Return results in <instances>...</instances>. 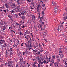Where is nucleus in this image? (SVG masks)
Wrapping results in <instances>:
<instances>
[{"mask_svg":"<svg viewBox=\"0 0 67 67\" xmlns=\"http://www.w3.org/2000/svg\"><path fill=\"white\" fill-rule=\"evenodd\" d=\"M37 60H38V61L41 60V59H40V58H39V57L38 56L37 57Z\"/></svg>","mask_w":67,"mask_h":67,"instance_id":"obj_11","label":"nucleus"},{"mask_svg":"<svg viewBox=\"0 0 67 67\" xmlns=\"http://www.w3.org/2000/svg\"><path fill=\"white\" fill-rule=\"evenodd\" d=\"M43 7H45V4H44L43 5Z\"/></svg>","mask_w":67,"mask_h":67,"instance_id":"obj_63","label":"nucleus"},{"mask_svg":"<svg viewBox=\"0 0 67 67\" xmlns=\"http://www.w3.org/2000/svg\"><path fill=\"white\" fill-rule=\"evenodd\" d=\"M41 7V5H38V6L37 7V9H38L39 8H40Z\"/></svg>","mask_w":67,"mask_h":67,"instance_id":"obj_28","label":"nucleus"},{"mask_svg":"<svg viewBox=\"0 0 67 67\" xmlns=\"http://www.w3.org/2000/svg\"><path fill=\"white\" fill-rule=\"evenodd\" d=\"M1 8H2V7H0V11H2V9H1Z\"/></svg>","mask_w":67,"mask_h":67,"instance_id":"obj_44","label":"nucleus"},{"mask_svg":"<svg viewBox=\"0 0 67 67\" xmlns=\"http://www.w3.org/2000/svg\"><path fill=\"white\" fill-rule=\"evenodd\" d=\"M59 29L60 30V29H62L63 28V27L62 26H60V27H59Z\"/></svg>","mask_w":67,"mask_h":67,"instance_id":"obj_26","label":"nucleus"},{"mask_svg":"<svg viewBox=\"0 0 67 67\" xmlns=\"http://www.w3.org/2000/svg\"><path fill=\"white\" fill-rule=\"evenodd\" d=\"M9 42H12V40H11L10 39V38H9Z\"/></svg>","mask_w":67,"mask_h":67,"instance_id":"obj_24","label":"nucleus"},{"mask_svg":"<svg viewBox=\"0 0 67 67\" xmlns=\"http://www.w3.org/2000/svg\"><path fill=\"white\" fill-rule=\"evenodd\" d=\"M25 44L26 45V46L27 47V48H30V47H31V46H30V45L27 44L26 43H25Z\"/></svg>","mask_w":67,"mask_h":67,"instance_id":"obj_5","label":"nucleus"},{"mask_svg":"<svg viewBox=\"0 0 67 67\" xmlns=\"http://www.w3.org/2000/svg\"><path fill=\"white\" fill-rule=\"evenodd\" d=\"M38 62L39 64H41V65H42L43 64V62H42V61H41V60H40V61H38Z\"/></svg>","mask_w":67,"mask_h":67,"instance_id":"obj_8","label":"nucleus"},{"mask_svg":"<svg viewBox=\"0 0 67 67\" xmlns=\"http://www.w3.org/2000/svg\"><path fill=\"white\" fill-rule=\"evenodd\" d=\"M24 45V43H22L21 44V46H23V45Z\"/></svg>","mask_w":67,"mask_h":67,"instance_id":"obj_42","label":"nucleus"},{"mask_svg":"<svg viewBox=\"0 0 67 67\" xmlns=\"http://www.w3.org/2000/svg\"><path fill=\"white\" fill-rule=\"evenodd\" d=\"M64 20H66V19H67V16H64Z\"/></svg>","mask_w":67,"mask_h":67,"instance_id":"obj_18","label":"nucleus"},{"mask_svg":"<svg viewBox=\"0 0 67 67\" xmlns=\"http://www.w3.org/2000/svg\"><path fill=\"white\" fill-rule=\"evenodd\" d=\"M24 34V36H25V35H26V34H27V33H26V32H25V33Z\"/></svg>","mask_w":67,"mask_h":67,"instance_id":"obj_27","label":"nucleus"},{"mask_svg":"<svg viewBox=\"0 0 67 67\" xmlns=\"http://www.w3.org/2000/svg\"><path fill=\"white\" fill-rule=\"evenodd\" d=\"M7 46V44H5V42L4 43V44L3 45V47H5Z\"/></svg>","mask_w":67,"mask_h":67,"instance_id":"obj_19","label":"nucleus"},{"mask_svg":"<svg viewBox=\"0 0 67 67\" xmlns=\"http://www.w3.org/2000/svg\"><path fill=\"white\" fill-rule=\"evenodd\" d=\"M18 14L19 15V16H21V14L20 13H18Z\"/></svg>","mask_w":67,"mask_h":67,"instance_id":"obj_45","label":"nucleus"},{"mask_svg":"<svg viewBox=\"0 0 67 67\" xmlns=\"http://www.w3.org/2000/svg\"><path fill=\"white\" fill-rule=\"evenodd\" d=\"M26 33H27V34H29V33L30 32H29V31H28V30H27L26 31Z\"/></svg>","mask_w":67,"mask_h":67,"instance_id":"obj_31","label":"nucleus"},{"mask_svg":"<svg viewBox=\"0 0 67 67\" xmlns=\"http://www.w3.org/2000/svg\"><path fill=\"white\" fill-rule=\"evenodd\" d=\"M32 40V39L31 38H30V43H31V40Z\"/></svg>","mask_w":67,"mask_h":67,"instance_id":"obj_47","label":"nucleus"},{"mask_svg":"<svg viewBox=\"0 0 67 67\" xmlns=\"http://www.w3.org/2000/svg\"><path fill=\"white\" fill-rule=\"evenodd\" d=\"M32 18L33 19H35V16H34V15H33L32 16Z\"/></svg>","mask_w":67,"mask_h":67,"instance_id":"obj_43","label":"nucleus"},{"mask_svg":"<svg viewBox=\"0 0 67 67\" xmlns=\"http://www.w3.org/2000/svg\"><path fill=\"white\" fill-rule=\"evenodd\" d=\"M2 8L3 9H4V5H3L2 6Z\"/></svg>","mask_w":67,"mask_h":67,"instance_id":"obj_51","label":"nucleus"},{"mask_svg":"<svg viewBox=\"0 0 67 67\" xmlns=\"http://www.w3.org/2000/svg\"><path fill=\"white\" fill-rule=\"evenodd\" d=\"M44 58H45L47 60V61L48 62V58L47 57V55H46L44 57Z\"/></svg>","mask_w":67,"mask_h":67,"instance_id":"obj_9","label":"nucleus"},{"mask_svg":"<svg viewBox=\"0 0 67 67\" xmlns=\"http://www.w3.org/2000/svg\"><path fill=\"white\" fill-rule=\"evenodd\" d=\"M8 16L9 18H11V16H10V15H8Z\"/></svg>","mask_w":67,"mask_h":67,"instance_id":"obj_32","label":"nucleus"},{"mask_svg":"<svg viewBox=\"0 0 67 67\" xmlns=\"http://www.w3.org/2000/svg\"><path fill=\"white\" fill-rule=\"evenodd\" d=\"M3 31H4L5 30V27H3Z\"/></svg>","mask_w":67,"mask_h":67,"instance_id":"obj_37","label":"nucleus"},{"mask_svg":"<svg viewBox=\"0 0 67 67\" xmlns=\"http://www.w3.org/2000/svg\"><path fill=\"white\" fill-rule=\"evenodd\" d=\"M33 66L34 67H36V65H35V64H33Z\"/></svg>","mask_w":67,"mask_h":67,"instance_id":"obj_46","label":"nucleus"},{"mask_svg":"<svg viewBox=\"0 0 67 67\" xmlns=\"http://www.w3.org/2000/svg\"><path fill=\"white\" fill-rule=\"evenodd\" d=\"M59 29V27H58L57 29L58 31H59V30H60V29Z\"/></svg>","mask_w":67,"mask_h":67,"instance_id":"obj_59","label":"nucleus"},{"mask_svg":"<svg viewBox=\"0 0 67 67\" xmlns=\"http://www.w3.org/2000/svg\"><path fill=\"white\" fill-rule=\"evenodd\" d=\"M39 26H40L41 28H42V26H41V24H39Z\"/></svg>","mask_w":67,"mask_h":67,"instance_id":"obj_50","label":"nucleus"},{"mask_svg":"<svg viewBox=\"0 0 67 67\" xmlns=\"http://www.w3.org/2000/svg\"><path fill=\"white\" fill-rule=\"evenodd\" d=\"M27 2H31V0H27Z\"/></svg>","mask_w":67,"mask_h":67,"instance_id":"obj_40","label":"nucleus"},{"mask_svg":"<svg viewBox=\"0 0 67 67\" xmlns=\"http://www.w3.org/2000/svg\"><path fill=\"white\" fill-rule=\"evenodd\" d=\"M21 14L22 15H24V13H23V12H22L21 13Z\"/></svg>","mask_w":67,"mask_h":67,"instance_id":"obj_41","label":"nucleus"},{"mask_svg":"<svg viewBox=\"0 0 67 67\" xmlns=\"http://www.w3.org/2000/svg\"><path fill=\"white\" fill-rule=\"evenodd\" d=\"M29 50H30V49H32V48L31 47H29Z\"/></svg>","mask_w":67,"mask_h":67,"instance_id":"obj_49","label":"nucleus"},{"mask_svg":"<svg viewBox=\"0 0 67 67\" xmlns=\"http://www.w3.org/2000/svg\"><path fill=\"white\" fill-rule=\"evenodd\" d=\"M6 7L7 8V9H8L9 8V6H8V5L6 4Z\"/></svg>","mask_w":67,"mask_h":67,"instance_id":"obj_36","label":"nucleus"},{"mask_svg":"<svg viewBox=\"0 0 67 67\" xmlns=\"http://www.w3.org/2000/svg\"><path fill=\"white\" fill-rule=\"evenodd\" d=\"M15 12V9L10 11V12H11L12 13H14Z\"/></svg>","mask_w":67,"mask_h":67,"instance_id":"obj_6","label":"nucleus"},{"mask_svg":"<svg viewBox=\"0 0 67 67\" xmlns=\"http://www.w3.org/2000/svg\"><path fill=\"white\" fill-rule=\"evenodd\" d=\"M19 1H20V0H17V1L16 2L18 4H19Z\"/></svg>","mask_w":67,"mask_h":67,"instance_id":"obj_29","label":"nucleus"},{"mask_svg":"<svg viewBox=\"0 0 67 67\" xmlns=\"http://www.w3.org/2000/svg\"><path fill=\"white\" fill-rule=\"evenodd\" d=\"M30 36L29 35H27L25 37L26 39H27V40H28V39L30 38Z\"/></svg>","mask_w":67,"mask_h":67,"instance_id":"obj_4","label":"nucleus"},{"mask_svg":"<svg viewBox=\"0 0 67 67\" xmlns=\"http://www.w3.org/2000/svg\"><path fill=\"white\" fill-rule=\"evenodd\" d=\"M28 23H29V24H31V22H30V21H28Z\"/></svg>","mask_w":67,"mask_h":67,"instance_id":"obj_38","label":"nucleus"},{"mask_svg":"<svg viewBox=\"0 0 67 67\" xmlns=\"http://www.w3.org/2000/svg\"><path fill=\"white\" fill-rule=\"evenodd\" d=\"M12 32H14V33H15V31H14V30H12Z\"/></svg>","mask_w":67,"mask_h":67,"instance_id":"obj_56","label":"nucleus"},{"mask_svg":"<svg viewBox=\"0 0 67 67\" xmlns=\"http://www.w3.org/2000/svg\"><path fill=\"white\" fill-rule=\"evenodd\" d=\"M55 66H58V63H55Z\"/></svg>","mask_w":67,"mask_h":67,"instance_id":"obj_23","label":"nucleus"},{"mask_svg":"<svg viewBox=\"0 0 67 67\" xmlns=\"http://www.w3.org/2000/svg\"><path fill=\"white\" fill-rule=\"evenodd\" d=\"M47 61H45V60H44V61H43V63H44V64H47V63H48V62H49L48 61L47 62Z\"/></svg>","mask_w":67,"mask_h":67,"instance_id":"obj_7","label":"nucleus"},{"mask_svg":"<svg viewBox=\"0 0 67 67\" xmlns=\"http://www.w3.org/2000/svg\"><path fill=\"white\" fill-rule=\"evenodd\" d=\"M32 5H33L34 7V3H31Z\"/></svg>","mask_w":67,"mask_h":67,"instance_id":"obj_34","label":"nucleus"},{"mask_svg":"<svg viewBox=\"0 0 67 67\" xmlns=\"http://www.w3.org/2000/svg\"><path fill=\"white\" fill-rule=\"evenodd\" d=\"M59 52L60 54V53L62 54V53H63V51H59Z\"/></svg>","mask_w":67,"mask_h":67,"instance_id":"obj_30","label":"nucleus"},{"mask_svg":"<svg viewBox=\"0 0 67 67\" xmlns=\"http://www.w3.org/2000/svg\"><path fill=\"white\" fill-rule=\"evenodd\" d=\"M10 51H12V48H10Z\"/></svg>","mask_w":67,"mask_h":67,"instance_id":"obj_48","label":"nucleus"},{"mask_svg":"<svg viewBox=\"0 0 67 67\" xmlns=\"http://www.w3.org/2000/svg\"><path fill=\"white\" fill-rule=\"evenodd\" d=\"M42 13L43 14H44V12L42 11Z\"/></svg>","mask_w":67,"mask_h":67,"instance_id":"obj_52","label":"nucleus"},{"mask_svg":"<svg viewBox=\"0 0 67 67\" xmlns=\"http://www.w3.org/2000/svg\"><path fill=\"white\" fill-rule=\"evenodd\" d=\"M38 67H41V65H40V64H38Z\"/></svg>","mask_w":67,"mask_h":67,"instance_id":"obj_53","label":"nucleus"},{"mask_svg":"<svg viewBox=\"0 0 67 67\" xmlns=\"http://www.w3.org/2000/svg\"><path fill=\"white\" fill-rule=\"evenodd\" d=\"M0 42L1 45H2V44H3V43H5V42L4 41V40H0Z\"/></svg>","mask_w":67,"mask_h":67,"instance_id":"obj_3","label":"nucleus"},{"mask_svg":"<svg viewBox=\"0 0 67 67\" xmlns=\"http://www.w3.org/2000/svg\"><path fill=\"white\" fill-rule=\"evenodd\" d=\"M63 62L64 63H65V65H66L67 64V59L66 58H64L63 60Z\"/></svg>","mask_w":67,"mask_h":67,"instance_id":"obj_2","label":"nucleus"},{"mask_svg":"<svg viewBox=\"0 0 67 67\" xmlns=\"http://www.w3.org/2000/svg\"><path fill=\"white\" fill-rule=\"evenodd\" d=\"M51 57H48V62H50V61L51 60Z\"/></svg>","mask_w":67,"mask_h":67,"instance_id":"obj_10","label":"nucleus"},{"mask_svg":"<svg viewBox=\"0 0 67 67\" xmlns=\"http://www.w3.org/2000/svg\"><path fill=\"white\" fill-rule=\"evenodd\" d=\"M19 56L20 58H21V55H20V54H19Z\"/></svg>","mask_w":67,"mask_h":67,"instance_id":"obj_60","label":"nucleus"},{"mask_svg":"<svg viewBox=\"0 0 67 67\" xmlns=\"http://www.w3.org/2000/svg\"><path fill=\"white\" fill-rule=\"evenodd\" d=\"M52 57L53 58V59H55V56H54V55L52 56Z\"/></svg>","mask_w":67,"mask_h":67,"instance_id":"obj_35","label":"nucleus"},{"mask_svg":"<svg viewBox=\"0 0 67 67\" xmlns=\"http://www.w3.org/2000/svg\"><path fill=\"white\" fill-rule=\"evenodd\" d=\"M16 67H19V66H18V64H16Z\"/></svg>","mask_w":67,"mask_h":67,"instance_id":"obj_64","label":"nucleus"},{"mask_svg":"<svg viewBox=\"0 0 67 67\" xmlns=\"http://www.w3.org/2000/svg\"><path fill=\"white\" fill-rule=\"evenodd\" d=\"M33 52H34V53H37V50H33Z\"/></svg>","mask_w":67,"mask_h":67,"instance_id":"obj_22","label":"nucleus"},{"mask_svg":"<svg viewBox=\"0 0 67 67\" xmlns=\"http://www.w3.org/2000/svg\"><path fill=\"white\" fill-rule=\"evenodd\" d=\"M52 3L53 5H57V3L55 2H52Z\"/></svg>","mask_w":67,"mask_h":67,"instance_id":"obj_12","label":"nucleus"},{"mask_svg":"<svg viewBox=\"0 0 67 67\" xmlns=\"http://www.w3.org/2000/svg\"><path fill=\"white\" fill-rule=\"evenodd\" d=\"M16 7L17 8H15V11L16 12H19V9H20V5L19 4L16 5Z\"/></svg>","mask_w":67,"mask_h":67,"instance_id":"obj_1","label":"nucleus"},{"mask_svg":"<svg viewBox=\"0 0 67 67\" xmlns=\"http://www.w3.org/2000/svg\"><path fill=\"white\" fill-rule=\"evenodd\" d=\"M40 21L41 22H42V20L43 19V17H42L41 18L40 17Z\"/></svg>","mask_w":67,"mask_h":67,"instance_id":"obj_25","label":"nucleus"},{"mask_svg":"<svg viewBox=\"0 0 67 67\" xmlns=\"http://www.w3.org/2000/svg\"><path fill=\"white\" fill-rule=\"evenodd\" d=\"M37 12H38V13H39V11L38 10V9H37Z\"/></svg>","mask_w":67,"mask_h":67,"instance_id":"obj_62","label":"nucleus"},{"mask_svg":"<svg viewBox=\"0 0 67 67\" xmlns=\"http://www.w3.org/2000/svg\"><path fill=\"white\" fill-rule=\"evenodd\" d=\"M3 64H2L1 65V67H3Z\"/></svg>","mask_w":67,"mask_h":67,"instance_id":"obj_54","label":"nucleus"},{"mask_svg":"<svg viewBox=\"0 0 67 67\" xmlns=\"http://www.w3.org/2000/svg\"><path fill=\"white\" fill-rule=\"evenodd\" d=\"M64 54H61L60 55V57H61V58H63V57H64Z\"/></svg>","mask_w":67,"mask_h":67,"instance_id":"obj_13","label":"nucleus"},{"mask_svg":"<svg viewBox=\"0 0 67 67\" xmlns=\"http://www.w3.org/2000/svg\"><path fill=\"white\" fill-rule=\"evenodd\" d=\"M20 35H23V32H21L19 34Z\"/></svg>","mask_w":67,"mask_h":67,"instance_id":"obj_20","label":"nucleus"},{"mask_svg":"<svg viewBox=\"0 0 67 67\" xmlns=\"http://www.w3.org/2000/svg\"><path fill=\"white\" fill-rule=\"evenodd\" d=\"M13 46L14 47H16L17 46V45H16V44H14L13 45Z\"/></svg>","mask_w":67,"mask_h":67,"instance_id":"obj_16","label":"nucleus"},{"mask_svg":"<svg viewBox=\"0 0 67 67\" xmlns=\"http://www.w3.org/2000/svg\"><path fill=\"white\" fill-rule=\"evenodd\" d=\"M58 8V6L57 5H56V6L55 7V8H54L55 10H57Z\"/></svg>","mask_w":67,"mask_h":67,"instance_id":"obj_17","label":"nucleus"},{"mask_svg":"<svg viewBox=\"0 0 67 67\" xmlns=\"http://www.w3.org/2000/svg\"><path fill=\"white\" fill-rule=\"evenodd\" d=\"M54 12L55 13H57V10H55Z\"/></svg>","mask_w":67,"mask_h":67,"instance_id":"obj_39","label":"nucleus"},{"mask_svg":"<svg viewBox=\"0 0 67 67\" xmlns=\"http://www.w3.org/2000/svg\"><path fill=\"white\" fill-rule=\"evenodd\" d=\"M23 12L24 14V13L26 14V11H25V10H24V9H23Z\"/></svg>","mask_w":67,"mask_h":67,"instance_id":"obj_14","label":"nucleus"},{"mask_svg":"<svg viewBox=\"0 0 67 67\" xmlns=\"http://www.w3.org/2000/svg\"><path fill=\"white\" fill-rule=\"evenodd\" d=\"M44 40L46 42H47V39H45Z\"/></svg>","mask_w":67,"mask_h":67,"instance_id":"obj_61","label":"nucleus"},{"mask_svg":"<svg viewBox=\"0 0 67 67\" xmlns=\"http://www.w3.org/2000/svg\"><path fill=\"white\" fill-rule=\"evenodd\" d=\"M1 25H3V23H1Z\"/></svg>","mask_w":67,"mask_h":67,"instance_id":"obj_57","label":"nucleus"},{"mask_svg":"<svg viewBox=\"0 0 67 67\" xmlns=\"http://www.w3.org/2000/svg\"><path fill=\"white\" fill-rule=\"evenodd\" d=\"M57 60L59 62H60V60L59 59V57H57Z\"/></svg>","mask_w":67,"mask_h":67,"instance_id":"obj_15","label":"nucleus"},{"mask_svg":"<svg viewBox=\"0 0 67 67\" xmlns=\"http://www.w3.org/2000/svg\"><path fill=\"white\" fill-rule=\"evenodd\" d=\"M38 55H40V51H38Z\"/></svg>","mask_w":67,"mask_h":67,"instance_id":"obj_55","label":"nucleus"},{"mask_svg":"<svg viewBox=\"0 0 67 67\" xmlns=\"http://www.w3.org/2000/svg\"><path fill=\"white\" fill-rule=\"evenodd\" d=\"M45 30V28H41V31H43V30Z\"/></svg>","mask_w":67,"mask_h":67,"instance_id":"obj_33","label":"nucleus"},{"mask_svg":"<svg viewBox=\"0 0 67 67\" xmlns=\"http://www.w3.org/2000/svg\"><path fill=\"white\" fill-rule=\"evenodd\" d=\"M32 41H34V42H36V40H35V39L33 38H32Z\"/></svg>","mask_w":67,"mask_h":67,"instance_id":"obj_21","label":"nucleus"},{"mask_svg":"<svg viewBox=\"0 0 67 67\" xmlns=\"http://www.w3.org/2000/svg\"><path fill=\"white\" fill-rule=\"evenodd\" d=\"M10 55H12V54H13V53L11 52H10Z\"/></svg>","mask_w":67,"mask_h":67,"instance_id":"obj_58","label":"nucleus"}]
</instances>
